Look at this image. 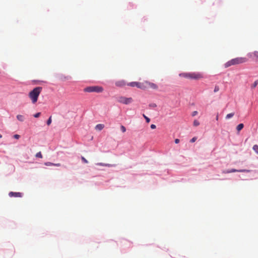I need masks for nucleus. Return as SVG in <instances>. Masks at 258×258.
<instances>
[{
    "label": "nucleus",
    "instance_id": "obj_1",
    "mask_svg": "<svg viewBox=\"0 0 258 258\" xmlns=\"http://www.w3.org/2000/svg\"><path fill=\"white\" fill-rule=\"evenodd\" d=\"M42 90V87H37L34 88L29 92L28 96L31 100L32 103L35 104L37 101L38 97Z\"/></svg>",
    "mask_w": 258,
    "mask_h": 258
},
{
    "label": "nucleus",
    "instance_id": "obj_2",
    "mask_svg": "<svg viewBox=\"0 0 258 258\" xmlns=\"http://www.w3.org/2000/svg\"><path fill=\"white\" fill-rule=\"evenodd\" d=\"M247 59L246 57H239L233 58L224 64L225 68H228L231 66L237 65L246 62Z\"/></svg>",
    "mask_w": 258,
    "mask_h": 258
},
{
    "label": "nucleus",
    "instance_id": "obj_3",
    "mask_svg": "<svg viewBox=\"0 0 258 258\" xmlns=\"http://www.w3.org/2000/svg\"><path fill=\"white\" fill-rule=\"evenodd\" d=\"M179 76L192 80H199L203 77L201 73L196 72L181 73L179 74Z\"/></svg>",
    "mask_w": 258,
    "mask_h": 258
},
{
    "label": "nucleus",
    "instance_id": "obj_4",
    "mask_svg": "<svg viewBox=\"0 0 258 258\" xmlns=\"http://www.w3.org/2000/svg\"><path fill=\"white\" fill-rule=\"evenodd\" d=\"M84 91L86 92L101 93L103 91V88L99 86H93L85 88Z\"/></svg>",
    "mask_w": 258,
    "mask_h": 258
},
{
    "label": "nucleus",
    "instance_id": "obj_5",
    "mask_svg": "<svg viewBox=\"0 0 258 258\" xmlns=\"http://www.w3.org/2000/svg\"><path fill=\"white\" fill-rule=\"evenodd\" d=\"M117 101L118 102L124 104H128L133 101V99L131 97L126 98L125 97L120 96L118 98Z\"/></svg>",
    "mask_w": 258,
    "mask_h": 258
},
{
    "label": "nucleus",
    "instance_id": "obj_6",
    "mask_svg": "<svg viewBox=\"0 0 258 258\" xmlns=\"http://www.w3.org/2000/svg\"><path fill=\"white\" fill-rule=\"evenodd\" d=\"M128 86H130L132 87H137L138 88L141 89H145V84L144 82H133L127 84Z\"/></svg>",
    "mask_w": 258,
    "mask_h": 258
},
{
    "label": "nucleus",
    "instance_id": "obj_7",
    "mask_svg": "<svg viewBox=\"0 0 258 258\" xmlns=\"http://www.w3.org/2000/svg\"><path fill=\"white\" fill-rule=\"evenodd\" d=\"M145 84V89L148 88H151L153 89H157L158 86L156 84L149 82L148 81H144Z\"/></svg>",
    "mask_w": 258,
    "mask_h": 258
},
{
    "label": "nucleus",
    "instance_id": "obj_8",
    "mask_svg": "<svg viewBox=\"0 0 258 258\" xmlns=\"http://www.w3.org/2000/svg\"><path fill=\"white\" fill-rule=\"evenodd\" d=\"M9 196L10 197H22L23 196V194L19 192L11 191L9 192Z\"/></svg>",
    "mask_w": 258,
    "mask_h": 258
},
{
    "label": "nucleus",
    "instance_id": "obj_9",
    "mask_svg": "<svg viewBox=\"0 0 258 258\" xmlns=\"http://www.w3.org/2000/svg\"><path fill=\"white\" fill-rule=\"evenodd\" d=\"M248 170H236V169H231V170H227V171H223V172L224 173H232V172H248Z\"/></svg>",
    "mask_w": 258,
    "mask_h": 258
},
{
    "label": "nucleus",
    "instance_id": "obj_10",
    "mask_svg": "<svg viewBox=\"0 0 258 258\" xmlns=\"http://www.w3.org/2000/svg\"><path fill=\"white\" fill-rule=\"evenodd\" d=\"M115 85L118 87H122L125 85V83L124 81H119L115 83Z\"/></svg>",
    "mask_w": 258,
    "mask_h": 258
},
{
    "label": "nucleus",
    "instance_id": "obj_11",
    "mask_svg": "<svg viewBox=\"0 0 258 258\" xmlns=\"http://www.w3.org/2000/svg\"><path fill=\"white\" fill-rule=\"evenodd\" d=\"M104 124H98L96 125L95 128L97 130L101 131L104 128Z\"/></svg>",
    "mask_w": 258,
    "mask_h": 258
},
{
    "label": "nucleus",
    "instance_id": "obj_12",
    "mask_svg": "<svg viewBox=\"0 0 258 258\" xmlns=\"http://www.w3.org/2000/svg\"><path fill=\"white\" fill-rule=\"evenodd\" d=\"M17 118L18 120H19L20 121H23L25 119L24 116L23 115H20V114L17 115Z\"/></svg>",
    "mask_w": 258,
    "mask_h": 258
},
{
    "label": "nucleus",
    "instance_id": "obj_13",
    "mask_svg": "<svg viewBox=\"0 0 258 258\" xmlns=\"http://www.w3.org/2000/svg\"><path fill=\"white\" fill-rule=\"evenodd\" d=\"M243 127H244L243 124L240 123L237 126L236 130L238 132H239L243 128Z\"/></svg>",
    "mask_w": 258,
    "mask_h": 258
},
{
    "label": "nucleus",
    "instance_id": "obj_14",
    "mask_svg": "<svg viewBox=\"0 0 258 258\" xmlns=\"http://www.w3.org/2000/svg\"><path fill=\"white\" fill-rule=\"evenodd\" d=\"M258 85V80H255L254 83L251 85V88L252 89H254V88H255L257 85Z\"/></svg>",
    "mask_w": 258,
    "mask_h": 258
},
{
    "label": "nucleus",
    "instance_id": "obj_15",
    "mask_svg": "<svg viewBox=\"0 0 258 258\" xmlns=\"http://www.w3.org/2000/svg\"><path fill=\"white\" fill-rule=\"evenodd\" d=\"M96 165H100V166H108V167L111 166V165L110 164H105V163H98L96 164Z\"/></svg>",
    "mask_w": 258,
    "mask_h": 258
},
{
    "label": "nucleus",
    "instance_id": "obj_16",
    "mask_svg": "<svg viewBox=\"0 0 258 258\" xmlns=\"http://www.w3.org/2000/svg\"><path fill=\"white\" fill-rule=\"evenodd\" d=\"M234 115V112L229 113V114H227V115L226 116V118L229 119V118L232 117Z\"/></svg>",
    "mask_w": 258,
    "mask_h": 258
},
{
    "label": "nucleus",
    "instance_id": "obj_17",
    "mask_svg": "<svg viewBox=\"0 0 258 258\" xmlns=\"http://www.w3.org/2000/svg\"><path fill=\"white\" fill-rule=\"evenodd\" d=\"M253 150L257 153L258 154V145H255L253 146Z\"/></svg>",
    "mask_w": 258,
    "mask_h": 258
},
{
    "label": "nucleus",
    "instance_id": "obj_18",
    "mask_svg": "<svg viewBox=\"0 0 258 258\" xmlns=\"http://www.w3.org/2000/svg\"><path fill=\"white\" fill-rule=\"evenodd\" d=\"M193 125L195 126H197L200 125V122L197 120H195L193 122Z\"/></svg>",
    "mask_w": 258,
    "mask_h": 258
},
{
    "label": "nucleus",
    "instance_id": "obj_19",
    "mask_svg": "<svg viewBox=\"0 0 258 258\" xmlns=\"http://www.w3.org/2000/svg\"><path fill=\"white\" fill-rule=\"evenodd\" d=\"M35 156L36 157H38V158H42V155L41 154V153L40 152H39L38 153H36Z\"/></svg>",
    "mask_w": 258,
    "mask_h": 258
},
{
    "label": "nucleus",
    "instance_id": "obj_20",
    "mask_svg": "<svg viewBox=\"0 0 258 258\" xmlns=\"http://www.w3.org/2000/svg\"><path fill=\"white\" fill-rule=\"evenodd\" d=\"M219 89H220L219 87L218 86L216 85L215 87V88H214V92L215 93L217 92H218L219 91Z\"/></svg>",
    "mask_w": 258,
    "mask_h": 258
},
{
    "label": "nucleus",
    "instance_id": "obj_21",
    "mask_svg": "<svg viewBox=\"0 0 258 258\" xmlns=\"http://www.w3.org/2000/svg\"><path fill=\"white\" fill-rule=\"evenodd\" d=\"M143 116L146 119L147 122L149 123L150 121V119L147 116H146L144 114L143 115Z\"/></svg>",
    "mask_w": 258,
    "mask_h": 258
},
{
    "label": "nucleus",
    "instance_id": "obj_22",
    "mask_svg": "<svg viewBox=\"0 0 258 258\" xmlns=\"http://www.w3.org/2000/svg\"><path fill=\"white\" fill-rule=\"evenodd\" d=\"M120 130L122 131V133H124L126 132V128L123 125L120 126Z\"/></svg>",
    "mask_w": 258,
    "mask_h": 258
},
{
    "label": "nucleus",
    "instance_id": "obj_23",
    "mask_svg": "<svg viewBox=\"0 0 258 258\" xmlns=\"http://www.w3.org/2000/svg\"><path fill=\"white\" fill-rule=\"evenodd\" d=\"M51 123V116H50L47 121V124L49 125Z\"/></svg>",
    "mask_w": 258,
    "mask_h": 258
},
{
    "label": "nucleus",
    "instance_id": "obj_24",
    "mask_svg": "<svg viewBox=\"0 0 258 258\" xmlns=\"http://www.w3.org/2000/svg\"><path fill=\"white\" fill-rule=\"evenodd\" d=\"M44 164L46 166H52V165H53V163H51V162H45L44 163Z\"/></svg>",
    "mask_w": 258,
    "mask_h": 258
},
{
    "label": "nucleus",
    "instance_id": "obj_25",
    "mask_svg": "<svg viewBox=\"0 0 258 258\" xmlns=\"http://www.w3.org/2000/svg\"><path fill=\"white\" fill-rule=\"evenodd\" d=\"M253 55L254 57H255L256 58H258V51H254L253 53Z\"/></svg>",
    "mask_w": 258,
    "mask_h": 258
},
{
    "label": "nucleus",
    "instance_id": "obj_26",
    "mask_svg": "<svg viewBox=\"0 0 258 258\" xmlns=\"http://www.w3.org/2000/svg\"><path fill=\"white\" fill-rule=\"evenodd\" d=\"M81 159H82V160L83 161V162L84 163H88V161L84 157H82Z\"/></svg>",
    "mask_w": 258,
    "mask_h": 258
},
{
    "label": "nucleus",
    "instance_id": "obj_27",
    "mask_svg": "<svg viewBox=\"0 0 258 258\" xmlns=\"http://www.w3.org/2000/svg\"><path fill=\"white\" fill-rule=\"evenodd\" d=\"M197 137H195L192 138L190 140V142L191 143H194V142L197 140Z\"/></svg>",
    "mask_w": 258,
    "mask_h": 258
},
{
    "label": "nucleus",
    "instance_id": "obj_28",
    "mask_svg": "<svg viewBox=\"0 0 258 258\" xmlns=\"http://www.w3.org/2000/svg\"><path fill=\"white\" fill-rule=\"evenodd\" d=\"M40 114H41L40 112H38L34 115V117L37 118V117H39V116L40 115Z\"/></svg>",
    "mask_w": 258,
    "mask_h": 258
},
{
    "label": "nucleus",
    "instance_id": "obj_29",
    "mask_svg": "<svg viewBox=\"0 0 258 258\" xmlns=\"http://www.w3.org/2000/svg\"><path fill=\"white\" fill-rule=\"evenodd\" d=\"M150 106L151 107L155 108L157 106V105L155 103H152L150 104Z\"/></svg>",
    "mask_w": 258,
    "mask_h": 258
},
{
    "label": "nucleus",
    "instance_id": "obj_30",
    "mask_svg": "<svg viewBox=\"0 0 258 258\" xmlns=\"http://www.w3.org/2000/svg\"><path fill=\"white\" fill-rule=\"evenodd\" d=\"M197 114H198V111H193V112H192V116H194L196 115Z\"/></svg>",
    "mask_w": 258,
    "mask_h": 258
},
{
    "label": "nucleus",
    "instance_id": "obj_31",
    "mask_svg": "<svg viewBox=\"0 0 258 258\" xmlns=\"http://www.w3.org/2000/svg\"><path fill=\"white\" fill-rule=\"evenodd\" d=\"M14 138L16 139H19L20 138V136L16 134L14 136Z\"/></svg>",
    "mask_w": 258,
    "mask_h": 258
},
{
    "label": "nucleus",
    "instance_id": "obj_32",
    "mask_svg": "<svg viewBox=\"0 0 258 258\" xmlns=\"http://www.w3.org/2000/svg\"><path fill=\"white\" fill-rule=\"evenodd\" d=\"M156 125H155L154 124H152L151 125V128L152 129H155V128H156Z\"/></svg>",
    "mask_w": 258,
    "mask_h": 258
},
{
    "label": "nucleus",
    "instance_id": "obj_33",
    "mask_svg": "<svg viewBox=\"0 0 258 258\" xmlns=\"http://www.w3.org/2000/svg\"><path fill=\"white\" fill-rule=\"evenodd\" d=\"M175 144H178V143H179V139H176L175 140Z\"/></svg>",
    "mask_w": 258,
    "mask_h": 258
},
{
    "label": "nucleus",
    "instance_id": "obj_34",
    "mask_svg": "<svg viewBox=\"0 0 258 258\" xmlns=\"http://www.w3.org/2000/svg\"><path fill=\"white\" fill-rule=\"evenodd\" d=\"M53 166H60V163H56V164H54L53 163Z\"/></svg>",
    "mask_w": 258,
    "mask_h": 258
},
{
    "label": "nucleus",
    "instance_id": "obj_35",
    "mask_svg": "<svg viewBox=\"0 0 258 258\" xmlns=\"http://www.w3.org/2000/svg\"><path fill=\"white\" fill-rule=\"evenodd\" d=\"M218 119H219V114L217 113V115H216V120H218Z\"/></svg>",
    "mask_w": 258,
    "mask_h": 258
},
{
    "label": "nucleus",
    "instance_id": "obj_36",
    "mask_svg": "<svg viewBox=\"0 0 258 258\" xmlns=\"http://www.w3.org/2000/svg\"><path fill=\"white\" fill-rule=\"evenodd\" d=\"M2 138V135L1 134H0V138Z\"/></svg>",
    "mask_w": 258,
    "mask_h": 258
}]
</instances>
